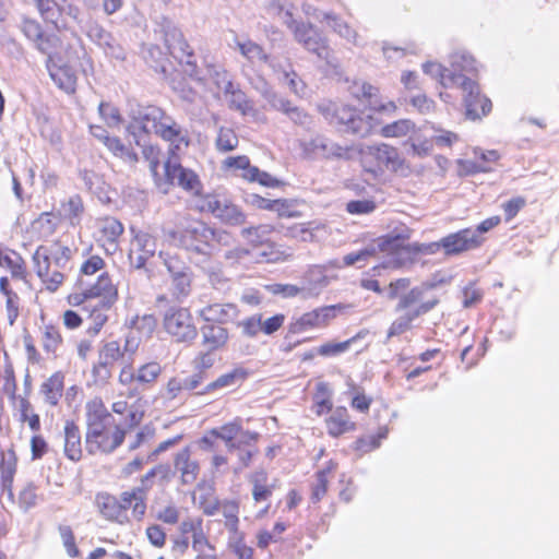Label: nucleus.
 <instances>
[{
    "label": "nucleus",
    "instance_id": "obj_1",
    "mask_svg": "<svg viewBox=\"0 0 559 559\" xmlns=\"http://www.w3.org/2000/svg\"><path fill=\"white\" fill-rule=\"evenodd\" d=\"M412 229L402 228L397 233H391L378 238V249L390 259L388 262L379 263L367 271L360 278L359 285L362 289L382 295L384 289L378 277L383 270L392 267L401 270L413 265L420 254H435L436 246L430 243L407 242L412 236Z\"/></svg>",
    "mask_w": 559,
    "mask_h": 559
},
{
    "label": "nucleus",
    "instance_id": "obj_2",
    "mask_svg": "<svg viewBox=\"0 0 559 559\" xmlns=\"http://www.w3.org/2000/svg\"><path fill=\"white\" fill-rule=\"evenodd\" d=\"M411 286L409 277L394 278L386 286V298L397 300L395 311L399 313L388 328V338L412 331L414 321L430 312L439 304V299L436 297L425 299L421 286Z\"/></svg>",
    "mask_w": 559,
    "mask_h": 559
},
{
    "label": "nucleus",
    "instance_id": "obj_3",
    "mask_svg": "<svg viewBox=\"0 0 559 559\" xmlns=\"http://www.w3.org/2000/svg\"><path fill=\"white\" fill-rule=\"evenodd\" d=\"M119 299V290L112 276L108 272H103L96 281L81 292H72L66 296V301L70 307H81L87 312V319L91 324L88 333L97 335L107 324L108 311Z\"/></svg>",
    "mask_w": 559,
    "mask_h": 559
},
{
    "label": "nucleus",
    "instance_id": "obj_4",
    "mask_svg": "<svg viewBox=\"0 0 559 559\" xmlns=\"http://www.w3.org/2000/svg\"><path fill=\"white\" fill-rule=\"evenodd\" d=\"M85 447L90 454H110L126 439V429L115 423L100 396H94L85 403Z\"/></svg>",
    "mask_w": 559,
    "mask_h": 559
},
{
    "label": "nucleus",
    "instance_id": "obj_5",
    "mask_svg": "<svg viewBox=\"0 0 559 559\" xmlns=\"http://www.w3.org/2000/svg\"><path fill=\"white\" fill-rule=\"evenodd\" d=\"M71 259V249L60 240L35 249L32 255L33 269L46 290L56 293L63 285Z\"/></svg>",
    "mask_w": 559,
    "mask_h": 559
},
{
    "label": "nucleus",
    "instance_id": "obj_6",
    "mask_svg": "<svg viewBox=\"0 0 559 559\" xmlns=\"http://www.w3.org/2000/svg\"><path fill=\"white\" fill-rule=\"evenodd\" d=\"M135 120L144 133H153L168 142L171 154L189 146V139L181 127L158 106L148 105L144 107L139 111Z\"/></svg>",
    "mask_w": 559,
    "mask_h": 559
},
{
    "label": "nucleus",
    "instance_id": "obj_7",
    "mask_svg": "<svg viewBox=\"0 0 559 559\" xmlns=\"http://www.w3.org/2000/svg\"><path fill=\"white\" fill-rule=\"evenodd\" d=\"M164 238L170 245L205 253L215 241L216 231L200 218L185 216L176 229L164 230Z\"/></svg>",
    "mask_w": 559,
    "mask_h": 559
},
{
    "label": "nucleus",
    "instance_id": "obj_8",
    "mask_svg": "<svg viewBox=\"0 0 559 559\" xmlns=\"http://www.w3.org/2000/svg\"><path fill=\"white\" fill-rule=\"evenodd\" d=\"M360 165L364 171L373 178L382 176L385 170L402 173L408 169L406 159L399 148L388 143L367 146L361 152Z\"/></svg>",
    "mask_w": 559,
    "mask_h": 559
},
{
    "label": "nucleus",
    "instance_id": "obj_9",
    "mask_svg": "<svg viewBox=\"0 0 559 559\" xmlns=\"http://www.w3.org/2000/svg\"><path fill=\"white\" fill-rule=\"evenodd\" d=\"M449 83L454 84L462 90L465 116L467 119H481L491 111V100L481 93L480 86L475 80L461 73H450L449 75H442V84L448 86Z\"/></svg>",
    "mask_w": 559,
    "mask_h": 559
},
{
    "label": "nucleus",
    "instance_id": "obj_10",
    "mask_svg": "<svg viewBox=\"0 0 559 559\" xmlns=\"http://www.w3.org/2000/svg\"><path fill=\"white\" fill-rule=\"evenodd\" d=\"M130 352L128 341L124 346H121L117 340L102 342L97 349L96 360L91 368L93 382L100 385L108 383L115 366L124 362Z\"/></svg>",
    "mask_w": 559,
    "mask_h": 559
},
{
    "label": "nucleus",
    "instance_id": "obj_11",
    "mask_svg": "<svg viewBox=\"0 0 559 559\" xmlns=\"http://www.w3.org/2000/svg\"><path fill=\"white\" fill-rule=\"evenodd\" d=\"M162 328L177 344H191L198 336V328L188 307H170L163 316Z\"/></svg>",
    "mask_w": 559,
    "mask_h": 559
},
{
    "label": "nucleus",
    "instance_id": "obj_12",
    "mask_svg": "<svg viewBox=\"0 0 559 559\" xmlns=\"http://www.w3.org/2000/svg\"><path fill=\"white\" fill-rule=\"evenodd\" d=\"M200 211L209 212L223 224L239 226L247 216L239 205L225 194L212 192L201 195Z\"/></svg>",
    "mask_w": 559,
    "mask_h": 559
},
{
    "label": "nucleus",
    "instance_id": "obj_13",
    "mask_svg": "<svg viewBox=\"0 0 559 559\" xmlns=\"http://www.w3.org/2000/svg\"><path fill=\"white\" fill-rule=\"evenodd\" d=\"M349 93L352 98L359 105V110L362 114L366 109L388 115H393L397 110V106L393 100L381 103L379 88L367 82H354L349 86Z\"/></svg>",
    "mask_w": 559,
    "mask_h": 559
},
{
    "label": "nucleus",
    "instance_id": "obj_14",
    "mask_svg": "<svg viewBox=\"0 0 559 559\" xmlns=\"http://www.w3.org/2000/svg\"><path fill=\"white\" fill-rule=\"evenodd\" d=\"M288 27L292 29L294 38L307 50L330 62L333 58V50L328 39L323 37L312 24L292 22Z\"/></svg>",
    "mask_w": 559,
    "mask_h": 559
},
{
    "label": "nucleus",
    "instance_id": "obj_15",
    "mask_svg": "<svg viewBox=\"0 0 559 559\" xmlns=\"http://www.w3.org/2000/svg\"><path fill=\"white\" fill-rule=\"evenodd\" d=\"M484 241L485 239L472 228H463L444 236L439 241L429 243L436 246V252L442 249L445 255L452 257L477 249Z\"/></svg>",
    "mask_w": 559,
    "mask_h": 559
},
{
    "label": "nucleus",
    "instance_id": "obj_16",
    "mask_svg": "<svg viewBox=\"0 0 559 559\" xmlns=\"http://www.w3.org/2000/svg\"><path fill=\"white\" fill-rule=\"evenodd\" d=\"M213 438L221 439L229 450L240 449L241 445L258 443L260 433L243 428L242 419L237 417L234 420L210 430Z\"/></svg>",
    "mask_w": 559,
    "mask_h": 559
},
{
    "label": "nucleus",
    "instance_id": "obj_17",
    "mask_svg": "<svg viewBox=\"0 0 559 559\" xmlns=\"http://www.w3.org/2000/svg\"><path fill=\"white\" fill-rule=\"evenodd\" d=\"M331 123L349 133H359L365 127V118L361 110L349 104H338L324 108Z\"/></svg>",
    "mask_w": 559,
    "mask_h": 559
},
{
    "label": "nucleus",
    "instance_id": "obj_18",
    "mask_svg": "<svg viewBox=\"0 0 559 559\" xmlns=\"http://www.w3.org/2000/svg\"><path fill=\"white\" fill-rule=\"evenodd\" d=\"M123 231V224L114 216H104L96 221V241L107 253L117 251Z\"/></svg>",
    "mask_w": 559,
    "mask_h": 559
},
{
    "label": "nucleus",
    "instance_id": "obj_19",
    "mask_svg": "<svg viewBox=\"0 0 559 559\" xmlns=\"http://www.w3.org/2000/svg\"><path fill=\"white\" fill-rule=\"evenodd\" d=\"M165 176L170 183H177L187 192L193 195H201L202 182L199 176L190 169L182 167L180 164L170 163L165 164Z\"/></svg>",
    "mask_w": 559,
    "mask_h": 559
},
{
    "label": "nucleus",
    "instance_id": "obj_20",
    "mask_svg": "<svg viewBox=\"0 0 559 559\" xmlns=\"http://www.w3.org/2000/svg\"><path fill=\"white\" fill-rule=\"evenodd\" d=\"M156 251V239L148 233L139 231L132 239V247L129 252V260L135 269L145 267L147 261L154 257Z\"/></svg>",
    "mask_w": 559,
    "mask_h": 559
},
{
    "label": "nucleus",
    "instance_id": "obj_21",
    "mask_svg": "<svg viewBox=\"0 0 559 559\" xmlns=\"http://www.w3.org/2000/svg\"><path fill=\"white\" fill-rule=\"evenodd\" d=\"M326 433L331 438H341L344 435L354 432L357 429L346 406L340 405L326 414L324 418Z\"/></svg>",
    "mask_w": 559,
    "mask_h": 559
},
{
    "label": "nucleus",
    "instance_id": "obj_22",
    "mask_svg": "<svg viewBox=\"0 0 559 559\" xmlns=\"http://www.w3.org/2000/svg\"><path fill=\"white\" fill-rule=\"evenodd\" d=\"M95 506L98 513L108 522L124 525L130 523V516L123 515L118 496L102 491L95 496Z\"/></svg>",
    "mask_w": 559,
    "mask_h": 559
},
{
    "label": "nucleus",
    "instance_id": "obj_23",
    "mask_svg": "<svg viewBox=\"0 0 559 559\" xmlns=\"http://www.w3.org/2000/svg\"><path fill=\"white\" fill-rule=\"evenodd\" d=\"M19 459L14 447L0 451V495L7 492L13 501V483L17 472Z\"/></svg>",
    "mask_w": 559,
    "mask_h": 559
},
{
    "label": "nucleus",
    "instance_id": "obj_24",
    "mask_svg": "<svg viewBox=\"0 0 559 559\" xmlns=\"http://www.w3.org/2000/svg\"><path fill=\"white\" fill-rule=\"evenodd\" d=\"M121 508H123V515L131 516L135 521H141L146 513V489L143 487H134L130 490L122 491L118 496Z\"/></svg>",
    "mask_w": 559,
    "mask_h": 559
},
{
    "label": "nucleus",
    "instance_id": "obj_25",
    "mask_svg": "<svg viewBox=\"0 0 559 559\" xmlns=\"http://www.w3.org/2000/svg\"><path fill=\"white\" fill-rule=\"evenodd\" d=\"M239 313V309L235 304L214 302L206 305L199 310V317L204 323L223 325Z\"/></svg>",
    "mask_w": 559,
    "mask_h": 559
},
{
    "label": "nucleus",
    "instance_id": "obj_26",
    "mask_svg": "<svg viewBox=\"0 0 559 559\" xmlns=\"http://www.w3.org/2000/svg\"><path fill=\"white\" fill-rule=\"evenodd\" d=\"M431 122H426L421 127L415 124L414 131H412L407 144L411 147V152L414 156L427 157L430 156L435 148V140L432 139V132L429 128Z\"/></svg>",
    "mask_w": 559,
    "mask_h": 559
},
{
    "label": "nucleus",
    "instance_id": "obj_27",
    "mask_svg": "<svg viewBox=\"0 0 559 559\" xmlns=\"http://www.w3.org/2000/svg\"><path fill=\"white\" fill-rule=\"evenodd\" d=\"M174 466L176 472L179 473L183 485H191L199 477L200 464L197 460L192 459L189 447H185L175 455Z\"/></svg>",
    "mask_w": 559,
    "mask_h": 559
},
{
    "label": "nucleus",
    "instance_id": "obj_28",
    "mask_svg": "<svg viewBox=\"0 0 559 559\" xmlns=\"http://www.w3.org/2000/svg\"><path fill=\"white\" fill-rule=\"evenodd\" d=\"M0 267H5L13 280L25 281L28 276L26 260L23 255L13 250L4 248L0 242Z\"/></svg>",
    "mask_w": 559,
    "mask_h": 559
},
{
    "label": "nucleus",
    "instance_id": "obj_29",
    "mask_svg": "<svg viewBox=\"0 0 559 559\" xmlns=\"http://www.w3.org/2000/svg\"><path fill=\"white\" fill-rule=\"evenodd\" d=\"M63 452L67 459L79 462L83 457L82 438L79 425L74 420H67L63 427Z\"/></svg>",
    "mask_w": 559,
    "mask_h": 559
},
{
    "label": "nucleus",
    "instance_id": "obj_30",
    "mask_svg": "<svg viewBox=\"0 0 559 559\" xmlns=\"http://www.w3.org/2000/svg\"><path fill=\"white\" fill-rule=\"evenodd\" d=\"M66 374L63 371L58 370L51 373L41 384L40 393L45 402L55 407L59 404L64 391Z\"/></svg>",
    "mask_w": 559,
    "mask_h": 559
},
{
    "label": "nucleus",
    "instance_id": "obj_31",
    "mask_svg": "<svg viewBox=\"0 0 559 559\" xmlns=\"http://www.w3.org/2000/svg\"><path fill=\"white\" fill-rule=\"evenodd\" d=\"M333 306H325L305 312L296 322L298 331L328 326L334 318Z\"/></svg>",
    "mask_w": 559,
    "mask_h": 559
},
{
    "label": "nucleus",
    "instance_id": "obj_32",
    "mask_svg": "<svg viewBox=\"0 0 559 559\" xmlns=\"http://www.w3.org/2000/svg\"><path fill=\"white\" fill-rule=\"evenodd\" d=\"M338 464L330 460L325 465L316 472V481L311 486L310 499L313 503L320 502L326 495L330 479L336 473Z\"/></svg>",
    "mask_w": 559,
    "mask_h": 559
},
{
    "label": "nucleus",
    "instance_id": "obj_33",
    "mask_svg": "<svg viewBox=\"0 0 559 559\" xmlns=\"http://www.w3.org/2000/svg\"><path fill=\"white\" fill-rule=\"evenodd\" d=\"M333 396L334 392L329 382L320 381L316 384L312 395V408L317 416L321 417L335 408Z\"/></svg>",
    "mask_w": 559,
    "mask_h": 559
},
{
    "label": "nucleus",
    "instance_id": "obj_34",
    "mask_svg": "<svg viewBox=\"0 0 559 559\" xmlns=\"http://www.w3.org/2000/svg\"><path fill=\"white\" fill-rule=\"evenodd\" d=\"M181 536H191L192 549H200L202 546L207 545L209 536L203 528V519L200 516L188 518L179 525Z\"/></svg>",
    "mask_w": 559,
    "mask_h": 559
},
{
    "label": "nucleus",
    "instance_id": "obj_35",
    "mask_svg": "<svg viewBox=\"0 0 559 559\" xmlns=\"http://www.w3.org/2000/svg\"><path fill=\"white\" fill-rule=\"evenodd\" d=\"M475 158L465 162V168L469 174L489 173L497 165L500 159V154L496 150L490 151H474Z\"/></svg>",
    "mask_w": 559,
    "mask_h": 559
},
{
    "label": "nucleus",
    "instance_id": "obj_36",
    "mask_svg": "<svg viewBox=\"0 0 559 559\" xmlns=\"http://www.w3.org/2000/svg\"><path fill=\"white\" fill-rule=\"evenodd\" d=\"M313 151L321 152V155L326 159H350L353 156L354 147L346 145L342 146L337 143L328 142L322 138H317L311 141Z\"/></svg>",
    "mask_w": 559,
    "mask_h": 559
},
{
    "label": "nucleus",
    "instance_id": "obj_37",
    "mask_svg": "<svg viewBox=\"0 0 559 559\" xmlns=\"http://www.w3.org/2000/svg\"><path fill=\"white\" fill-rule=\"evenodd\" d=\"M50 78L55 84L64 93L71 95L76 91L78 76L75 71L67 64L53 66L50 70Z\"/></svg>",
    "mask_w": 559,
    "mask_h": 559
},
{
    "label": "nucleus",
    "instance_id": "obj_38",
    "mask_svg": "<svg viewBox=\"0 0 559 559\" xmlns=\"http://www.w3.org/2000/svg\"><path fill=\"white\" fill-rule=\"evenodd\" d=\"M228 340V330L223 325L204 323L202 326V343L209 350L223 348Z\"/></svg>",
    "mask_w": 559,
    "mask_h": 559
},
{
    "label": "nucleus",
    "instance_id": "obj_39",
    "mask_svg": "<svg viewBox=\"0 0 559 559\" xmlns=\"http://www.w3.org/2000/svg\"><path fill=\"white\" fill-rule=\"evenodd\" d=\"M60 215L55 212H43L32 223V231L39 239L53 235L59 226Z\"/></svg>",
    "mask_w": 559,
    "mask_h": 559
},
{
    "label": "nucleus",
    "instance_id": "obj_40",
    "mask_svg": "<svg viewBox=\"0 0 559 559\" xmlns=\"http://www.w3.org/2000/svg\"><path fill=\"white\" fill-rule=\"evenodd\" d=\"M249 481L252 486L251 493L255 503L265 502L271 499L274 487L269 484V476L264 469L251 474Z\"/></svg>",
    "mask_w": 559,
    "mask_h": 559
},
{
    "label": "nucleus",
    "instance_id": "obj_41",
    "mask_svg": "<svg viewBox=\"0 0 559 559\" xmlns=\"http://www.w3.org/2000/svg\"><path fill=\"white\" fill-rule=\"evenodd\" d=\"M104 145L117 158L134 165L139 160V156L131 144H126L119 136L110 135L106 139Z\"/></svg>",
    "mask_w": 559,
    "mask_h": 559
},
{
    "label": "nucleus",
    "instance_id": "obj_42",
    "mask_svg": "<svg viewBox=\"0 0 559 559\" xmlns=\"http://www.w3.org/2000/svg\"><path fill=\"white\" fill-rule=\"evenodd\" d=\"M0 293L5 297L8 321L13 325L20 314V297L11 288L10 281L7 276L0 277Z\"/></svg>",
    "mask_w": 559,
    "mask_h": 559
},
{
    "label": "nucleus",
    "instance_id": "obj_43",
    "mask_svg": "<svg viewBox=\"0 0 559 559\" xmlns=\"http://www.w3.org/2000/svg\"><path fill=\"white\" fill-rule=\"evenodd\" d=\"M41 346L47 355L57 356V352L63 344V336L59 329L53 323L45 324L41 329Z\"/></svg>",
    "mask_w": 559,
    "mask_h": 559
},
{
    "label": "nucleus",
    "instance_id": "obj_44",
    "mask_svg": "<svg viewBox=\"0 0 559 559\" xmlns=\"http://www.w3.org/2000/svg\"><path fill=\"white\" fill-rule=\"evenodd\" d=\"M19 420L27 424L33 432H39L41 429L40 416L35 412L33 404L25 396L17 399Z\"/></svg>",
    "mask_w": 559,
    "mask_h": 559
},
{
    "label": "nucleus",
    "instance_id": "obj_45",
    "mask_svg": "<svg viewBox=\"0 0 559 559\" xmlns=\"http://www.w3.org/2000/svg\"><path fill=\"white\" fill-rule=\"evenodd\" d=\"M275 230L273 225L261 224L257 226H250L242 230V236L247 239L248 243L253 248L258 249L267 243L271 238L270 235Z\"/></svg>",
    "mask_w": 559,
    "mask_h": 559
},
{
    "label": "nucleus",
    "instance_id": "obj_46",
    "mask_svg": "<svg viewBox=\"0 0 559 559\" xmlns=\"http://www.w3.org/2000/svg\"><path fill=\"white\" fill-rule=\"evenodd\" d=\"M415 122L411 119H399L381 127L380 135L385 139H400L411 135L415 129Z\"/></svg>",
    "mask_w": 559,
    "mask_h": 559
},
{
    "label": "nucleus",
    "instance_id": "obj_47",
    "mask_svg": "<svg viewBox=\"0 0 559 559\" xmlns=\"http://www.w3.org/2000/svg\"><path fill=\"white\" fill-rule=\"evenodd\" d=\"M321 22H324L333 32L345 38L349 43H355L357 38L356 31L343 19L334 13H323Z\"/></svg>",
    "mask_w": 559,
    "mask_h": 559
},
{
    "label": "nucleus",
    "instance_id": "obj_48",
    "mask_svg": "<svg viewBox=\"0 0 559 559\" xmlns=\"http://www.w3.org/2000/svg\"><path fill=\"white\" fill-rule=\"evenodd\" d=\"M367 334H368V331L361 330L358 333H356L354 336H352L350 338H348L344 342L324 343L318 347L317 353H318V355H320L322 357L337 356L340 354L345 353L350 347L352 344H354L355 342H357L360 338H364Z\"/></svg>",
    "mask_w": 559,
    "mask_h": 559
},
{
    "label": "nucleus",
    "instance_id": "obj_49",
    "mask_svg": "<svg viewBox=\"0 0 559 559\" xmlns=\"http://www.w3.org/2000/svg\"><path fill=\"white\" fill-rule=\"evenodd\" d=\"M249 372L242 367H236L231 371L219 376L215 381L207 384V391H215L217 389L233 386L247 379Z\"/></svg>",
    "mask_w": 559,
    "mask_h": 559
},
{
    "label": "nucleus",
    "instance_id": "obj_50",
    "mask_svg": "<svg viewBox=\"0 0 559 559\" xmlns=\"http://www.w3.org/2000/svg\"><path fill=\"white\" fill-rule=\"evenodd\" d=\"M241 178L248 182H258L266 188H280L284 182L271 174L260 170L257 166H252L248 173H241Z\"/></svg>",
    "mask_w": 559,
    "mask_h": 559
},
{
    "label": "nucleus",
    "instance_id": "obj_51",
    "mask_svg": "<svg viewBox=\"0 0 559 559\" xmlns=\"http://www.w3.org/2000/svg\"><path fill=\"white\" fill-rule=\"evenodd\" d=\"M389 435L388 426L379 427L377 433L360 437L355 441V449L359 452L367 453L378 449Z\"/></svg>",
    "mask_w": 559,
    "mask_h": 559
},
{
    "label": "nucleus",
    "instance_id": "obj_52",
    "mask_svg": "<svg viewBox=\"0 0 559 559\" xmlns=\"http://www.w3.org/2000/svg\"><path fill=\"white\" fill-rule=\"evenodd\" d=\"M169 289L175 300H182L191 292V276L186 272L173 274Z\"/></svg>",
    "mask_w": 559,
    "mask_h": 559
},
{
    "label": "nucleus",
    "instance_id": "obj_53",
    "mask_svg": "<svg viewBox=\"0 0 559 559\" xmlns=\"http://www.w3.org/2000/svg\"><path fill=\"white\" fill-rule=\"evenodd\" d=\"M41 499L39 487L33 483H26L19 492L17 503L21 509L28 511L34 508Z\"/></svg>",
    "mask_w": 559,
    "mask_h": 559
},
{
    "label": "nucleus",
    "instance_id": "obj_54",
    "mask_svg": "<svg viewBox=\"0 0 559 559\" xmlns=\"http://www.w3.org/2000/svg\"><path fill=\"white\" fill-rule=\"evenodd\" d=\"M219 510H222L225 519V527L231 533H237L239 530V502L237 500H224L221 502Z\"/></svg>",
    "mask_w": 559,
    "mask_h": 559
},
{
    "label": "nucleus",
    "instance_id": "obj_55",
    "mask_svg": "<svg viewBox=\"0 0 559 559\" xmlns=\"http://www.w3.org/2000/svg\"><path fill=\"white\" fill-rule=\"evenodd\" d=\"M237 48L239 49L240 53L251 62L255 60L265 63L269 62L270 57L265 52L264 48L250 39L245 41H238Z\"/></svg>",
    "mask_w": 559,
    "mask_h": 559
},
{
    "label": "nucleus",
    "instance_id": "obj_56",
    "mask_svg": "<svg viewBox=\"0 0 559 559\" xmlns=\"http://www.w3.org/2000/svg\"><path fill=\"white\" fill-rule=\"evenodd\" d=\"M61 207L64 212V218L71 225L74 226L80 223V218L84 212V204L80 195H73L61 204Z\"/></svg>",
    "mask_w": 559,
    "mask_h": 559
},
{
    "label": "nucleus",
    "instance_id": "obj_57",
    "mask_svg": "<svg viewBox=\"0 0 559 559\" xmlns=\"http://www.w3.org/2000/svg\"><path fill=\"white\" fill-rule=\"evenodd\" d=\"M239 139L231 128L221 127L215 140L217 151L227 153L238 147Z\"/></svg>",
    "mask_w": 559,
    "mask_h": 559
},
{
    "label": "nucleus",
    "instance_id": "obj_58",
    "mask_svg": "<svg viewBox=\"0 0 559 559\" xmlns=\"http://www.w3.org/2000/svg\"><path fill=\"white\" fill-rule=\"evenodd\" d=\"M350 388L353 390L350 407L358 413L368 414L373 399L356 384H352Z\"/></svg>",
    "mask_w": 559,
    "mask_h": 559
},
{
    "label": "nucleus",
    "instance_id": "obj_59",
    "mask_svg": "<svg viewBox=\"0 0 559 559\" xmlns=\"http://www.w3.org/2000/svg\"><path fill=\"white\" fill-rule=\"evenodd\" d=\"M162 372L160 366L155 362H146L136 370V383L148 385L154 383Z\"/></svg>",
    "mask_w": 559,
    "mask_h": 559
},
{
    "label": "nucleus",
    "instance_id": "obj_60",
    "mask_svg": "<svg viewBox=\"0 0 559 559\" xmlns=\"http://www.w3.org/2000/svg\"><path fill=\"white\" fill-rule=\"evenodd\" d=\"M297 200L275 199L274 210L278 218H297L302 213L297 209Z\"/></svg>",
    "mask_w": 559,
    "mask_h": 559
},
{
    "label": "nucleus",
    "instance_id": "obj_61",
    "mask_svg": "<svg viewBox=\"0 0 559 559\" xmlns=\"http://www.w3.org/2000/svg\"><path fill=\"white\" fill-rule=\"evenodd\" d=\"M274 71L282 73L284 81L294 94L300 96L305 94L306 83L299 78L290 63H288V69H275Z\"/></svg>",
    "mask_w": 559,
    "mask_h": 559
},
{
    "label": "nucleus",
    "instance_id": "obj_62",
    "mask_svg": "<svg viewBox=\"0 0 559 559\" xmlns=\"http://www.w3.org/2000/svg\"><path fill=\"white\" fill-rule=\"evenodd\" d=\"M98 112L108 127H119L123 122L120 110L107 102H102L98 106Z\"/></svg>",
    "mask_w": 559,
    "mask_h": 559
},
{
    "label": "nucleus",
    "instance_id": "obj_63",
    "mask_svg": "<svg viewBox=\"0 0 559 559\" xmlns=\"http://www.w3.org/2000/svg\"><path fill=\"white\" fill-rule=\"evenodd\" d=\"M259 249V257H261L265 262L269 263L284 261L287 257L285 254V251L282 250V247L273 240H270L267 243H265L263 247H260Z\"/></svg>",
    "mask_w": 559,
    "mask_h": 559
},
{
    "label": "nucleus",
    "instance_id": "obj_64",
    "mask_svg": "<svg viewBox=\"0 0 559 559\" xmlns=\"http://www.w3.org/2000/svg\"><path fill=\"white\" fill-rule=\"evenodd\" d=\"M36 8L40 16L46 22L56 24L57 17L60 15L61 9L55 0H35Z\"/></svg>",
    "mask_w": 559,
    "mask_h": 559
}]
</instances>
